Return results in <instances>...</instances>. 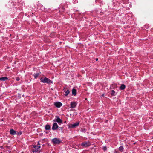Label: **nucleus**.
<instances>
[{"label":"nucleus","mask_w":153,"mask_h":153,"mask_svg":"<svg viewBox=\"0 0 153 153\" xmlns=\"http://www.w3.org/2000/svg\"><path fill=\"white\" fill-rule=\"evenodd\" d=\"M52 141L54 144H59L62 143V140L57 138H55L52 139Z\"/></svg>","instance_id":"obj_3"},{"label":"nucleus","mask_w":153,"mask_h":153,"mask_svg":"<svg viewBox=\"0 0 153 153\" xmlns=\"http://www.w3.org/2000/svg\"><path fill=\"white\" fill-rule=\"evenodd\" d=\"M8 78L6 77H1V81H4L7 79Z\"/></svg>","instance_id":"obj_15"},{"label":"nucleus","mask_w":153,"mask_h":153,"mask_svg":"<svg viewBox=\"0 0 153 153\" xmlns=\"http://www.w3.org/2000/svg\"><path fill=\"white\" fill-rule=\"evenodd\" d=\"M41 72L39 73H35L34 74L33 76L34 77V79H36L37 78L39 75L40 74Z\"/></svg>","instance_id":"obj_10"},{"label":"nucleus","mask_w":153,"mask_h":153,"mask_svg":"<svg viewBox=\"0 0 153 153\" xmlns=\"http://www.w3.org/2000/svg\"><path fill=\"white\" fill-rule=\"evenodd\" d=\"M50 128V126L49 125H46L45 126V129L46 130H49Z\"/></svg>","instance_id":"obj_13"},{"label":"nucleus","mask_w":153,"mask_h":153,"mask_svg":"<svg viewBox=\"0 0 153 153\" xmlns=\"http://www.w3.org/2000/svg\"><path fill=\"white\" fill-rule=\"evenodd\" d=\"M22 134V133L21 131L18 132V133H17V134L19 135H21Z\"/></svg>","instance_id":"obj_20"},{"label":"nucleus","mask_w":153,"mask_h":153,"mask_svg":"<svg viewBox=\"0 0 153 153\" xmlns=\"http://www.w3.org/2000/svg\"><path fill=\"white\" fill-rule=\"evenodd\" d=\"M77 103L76 102H71L70 103V108H75L76 105Z\"/></svg>","instance_id":"obj_6"},{"label":"nucleus","mask_w":153,"mask_h":153,"mask_svg":"<svg viewBox=\"0 0 153 153\" xmlns=\"http://www.w3.org/2000/svg\"><path fill=\"white\" fill-rule=\"evenodd\" d=\"M40 146H38L36 145H33L32 151L33 153H39L41 152L40 149Z\"/></svg>","instance_id":"obj_2"},{"label":"nucleus","mask_w":153,"mask_h":153,"mask_svg":"<svg viewBox=\"0 0 153 153\" xmlns=\"http://www.w3.org/2000/svg\"><path fill=\"white\" fill-rule=\"evenodd\" d=\"M98 60V58H97V59H96V61H97Z\"/></svg>","instance_id":"obj_27"},{"label":"nucleus","mask_w":153,"mask_h":153,"mask_svg":"<svg viewBox=\"0 0 153 153\" xmlns=\"http://www.w3.org/2000/svg\"><path fill=\"white\" fill-rule=\"evenodd\" d=\"M72 94L74 96L76 95V90L75 88H73L72 90Z\"/></svg>","instance_id":"obj_12"},{"label":"nucleus","mask_w":153,"mask_h":153,"mask_svg":"<svg viewBox=\"0 0 153 153\" xmlns=\"http://www.w3.org/2000/svg\"><path fill=\"white\" fill-rule=\"evenodd\" d=\"M65 94L64 95L65 96H67L70 93V91L68 89H65L64 90Z\"/></svg>","instance_id":"obj_11"},{"label":"nucleus","mask_w":153,"mask_h":153,"mask_svg":"<svg viewBox=\"0 0 153 153\" xmlns=\"http://www.w3.org/2000/svg\"><path fill=\"white\" fill-rule=\"evenodd\" d=\"M38 145H40V144L39 142H38V143H37V146H38Z\"/></svg>","instance_id":"obj_24"},{"label":"nucleus","mask_w":153,"mask_h":153,"mask_svg":"<svg viewBox=\"0 0 153 153\" xmlns=\"http://www.w3.org/2000/svg\"><path fill=\"white\" fill-rule=\"evenodd\" d=\"M16 80L17 81H19L20 80V78L19 77H17Z\"/></svg>","instance_id":"obj_22"},{"label":"nucleus","mask_w":153,"mask_h":153,"mask_svg":"<svg viewBox=\"0 0 153 153\" xmlns=\"http://www.w3.org/2000/svg\"><path fill=\"white\" fill-rule=\"evenodd\" d=\"M62 129V128H60V129Z\"/></svg>","instance_id":"obj_31"},{"label":"nucleus","mask_w":153,"mask_h":153,"mask_svg":"<svg viewBox=\"0 0 153 153\" xmlns=\"http://www.w3.org/2000/svg\"><path fill=\"white\" fill-rule=\"evenodd\" d=\"M17 1H18V3H20L21 4H22V6H23V4L24 3V1H22V0H17Z\"/></svg>","instance_id":"obj_16"},{"label":"nucleus","mask_w":153,"mask_h":153,"mask_svg":"<svg viewBox=\"0 0 153 153\" xmlns=\"http://www.w3.org/2000/svg\"><path fill=\"white\" fill-rule=\"evenodd\" d=\"M62 129V128H60V129Z\"/></svg>","instance_id":"obj_30"},{"label":"nucleus","mask_w":153,"mask_h":153,"mask_svg":"<svg viewBox=\"0 0 153 153\" xmlns=\"http://www.w3.org/2000/svg\"><path fill=\"white\" fill-rule=\"evenodd\" d=\"M123 147L122 146H120L119 148V150L120 152H123Z\"/></svg>","instance_id":"obj_17"},{"label":"nucleus","mask_w":153,"mask_h":153,"mask_svg":"<svg viewBox=\"0 0 153 153\" xmlns=\"http://www.w3.org/2000/svg\"><path fill=\"white\" fill-rule=\"evenodd\" d=\"M40 82L43 83H46L48 84L53 83V81L48 78L45 77L44 78H41L40 79Z\"/></svg>","instance_id":"obj_1"},{"label":"nucleus","mask_w":153,"mask_h":153,"mask_svg":"<svg viewBox=\"0 0 153 153\" xmlns=\"http://www.w3.org/2000/svg\"><path fill=\"white\" fill-rule=\"evenodd\" d=\"M81 145L82 146L85 147L86 146V142H84L81 144Z\"/></svg>","instance_id":"obj_19"},{"label":"nucleus","mask_w":153,"mask_h":153,"mask_svg":"<svg viewBox=\"0 0 153 153\" xmlns=\"http://www.w3.org/2000/svg\"><path fill=\"white\" fill-rule=\"evenodd\" d=\"M9 132L10 134L12 135H15L16 134V131L13 129H11L10 130Z\"/></svg>","instance_id":"obj_9"},{"label":"nucleus","mask_w":153,"mask_h":153,"mask_svg":"<svg viewBox=\"0 0 153 153\" xmlns=\"http://www.w3.org/2000/svg\"><path fill=\"white\" fill-rule=\"evenodd\" d=\"M103 149L104 151H106L107 150V148L106 146H104L103 147Z\"/></svg>","instance_id":"obj_21"},{"label":"nucleus","mask_w":153,"mask_h":153,"mask_svg":"<svg viewBox=\"0 0 153 153\" xmlns=\"http://www.w3.org/2000/svg\"><path fill=\"white\" fill-rule=\"evenodd\" d=\"M86 145H87V146H89L90 145V144L89 143L88 144H87H87H86Z\"/></svg>","instance_id":"obj_25"},{"label":"nucleus","mask_w":153,"mask_h":153,"mask_svg":"<svg viewBox=\"0 0 153 153\" xmlns=\"http://www.w3.org/2000/svg\"><path fill=\"white\" fill-rule=\"evenodd\" d=\"M104 96V94H102L101 96V97H103Z\"/></svg>","instance_id":"obj_26"},{"label":"nucleus","mask_w":153,"mask_h":153,"mask_svg":"<svg viewBox=\"0 0 153 153\" xmlns=\"http://www.w3.org/2000/svg\"><path fill=\"white\" fill-rule=\"evenodd\" d=\"M79 122H76L73 124H71L69 126V127L71 128H74L79 125Z\"/></svg>","instance_id":"obj_8"},{"label":"nucleus","mask_w":153,"mask_h":153,"mask_svg":"<svg viewBox=\"0 0 153 153\" xmlns=\"http://www.w3.org/2000/svg\"><path fill=\"white\" fill-rule=\"evenodd\" d=\"M54 122L56 121L59 123H62V120L60 119L58 116H56L55 117V120H54Z\"/></svg>","instance_id":"obj_4"},{"label":"nucleus","mask_w":153,"mask_h":153,"mask_svg":"<svg viewBox=\"0 0 153 153\" xmlns=\"http://www.w3.org/2000/svg\"><path fill=\"white\" fill-rule=\"evenodd\" d=\"M0 80H1V77H0Z\"/></svg>","instance_id":"obj_29"},{"label":"nucleus","mask_w":153,"mask_h":153,"mask_svg":"<svg viewBox=\"0 0 153 153\" xmlns=\"http://www.w3.org/2000/svg\"><path fill=\"white\" fill-rule=\"evenodd\" d=\"M62 9H65V8H63V7H62Z\"/></svg>","instance_id":"obj_28"},{"label":"nucleus","mask_w":153,"mask_h":153,"mask_svg":"<svg viewBox=\"0 0 153 153\" xmlns=\"http://www.w3.org/2000/svg\"><path fill=\"white\" fill-rule=\"evenodd\" d=\"M115 92L114 90H111V95L114 96L115 95Z\"/></svg>","instance_id":"obj_18"},{"label":"nucleus","mask_w":153,"mask_h":153,"mask_svg":"<svg viewBox=\"0 0 153 153\" xmlns=\"http://www.w3.org/2000/svg\"><path fill=\"white\" fill-rule=\"evenodd\" d=\"M58 127V126L57 124L56 123H54L53 125V126L52 127V129L53 130H55L57 129Z\"/></svg>","instance_id":"obj_7"},{"label":"nucleus","mask_w":153,"mask_h":153,"mask_svg":"<svg viewBox=\"0 0 153 153\" xmlns=\"http://www.w3.org/2000/svg\"><path fill=\"white\" fill-rule=\"evenodd\" d=\"M77 2L78 1L75 0V1H74V3L75 4L76 3H77Z\"/></svg>","instance_id":"obj_23"},{"label":"nucleus","mask_w":153,"mask_h":153,"mask_svg":"<svg viewBox=\"0 0 153 153\" xmlns=\"http://www.w3.org/2000/svg\"><path fill=\"white\" fill-rule=\"evenodd\" d=\"M125 85L123 84L120 86V88L121 90H124L125 88Z\"/></svg>","instance_id":"obj_14"},{"label":"nucleus","mask_w":153,"mask_h":153,"mask_svg":"<svg viewBox=\"0 0 153 153\" xmlns=\"http://www.w3.org/2000/svg\"><path fill=\"white\" fill-rule=\"evenodd\" d=\"M54 105L57 108H60L62 105V104L59 102H54Z\"/></svg>","instance_id":"obj_5"}]
</instances>
